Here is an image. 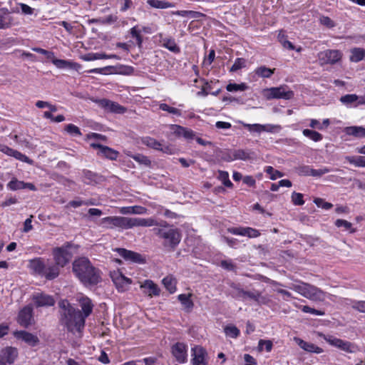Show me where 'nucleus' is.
Instances as JSON below:
<instances>
[{
    "label": "nucleus",
    "mask_w": 365,
    "mask_h": 365,
    "mask_svg": "<svg viewBox=\"0 0 365 365\" xmlns=\"http://www.w3.org/2000/svg\"><path fill=\"white\" fill-rule=\"evenodd\" d=\"M351 53L350 61L352 62H359L365 57V49L361 48H354Z\"/></svg>",
    "instance_id": "79ce46f5"
},
{
    "label": "nucleus",
    "mask_w": 365,
    "mask_h": 365,
    "mask_svg": "<svg viewBox=\"0 0 365 365\" xmlns=\"http://www.w3.org/2000/svg\"><path fill=\"white\" fill-rule=\"evenodd\" d=\"M314 202L316 204V205L319 207H322L324 210H329L333 207V205L330 202H325L322 198H315L314 200Z\"/></svg>",
    "instance_id": "338daca9"
},
{
    "label": "nucleus",
    "mask_w": 365,
    "mask_h": 365,
    "mask_svg": "<svg viewBox=\"0 0 365 365\" xmlns=\"http://www.w3.org/2000/svg\"><path fill=\"white\" fill-rule=\"evenodd\" d=\"M170 129L177 136H183L185 139L192 140L195 137V132L190 129L178 125H171Z\"/></svg>",
    "instance_id": "cd10ccee"
},
{
    "label": "nucleus",
    "mask_w": 365,
    "mask_h": 365,
    "mask_svg": "<svg viewBox=\"0 0 365 365\" xmlns=\"http://www.w3.org/2000/svg\"><path fill=\"white\" fill-rule=\"evenodd\" d=\"M73 271L75 274H96V268L91 264L89 259L84 257L74 260Z\"/></svg>",
    "instance_id": "1a4fd4ad"
},
{
    "label": "nucleus",
    "mask_w": 365,
    "mask_h": 365,
    "mask_svg": "<svg viewBox=\"0 0 365 365\" xmlns=\"http://www.w3.org/2000/svg\"><path fill=\"white\" fill-rule=\"evenodd\" d=\"M234 152V158L235 160H253L256 158L254 152L250 150H245L242 149L233 150Z\"/></svg>",
    "instance_id": "2f4dec72"
},
{
    "label": "nucleus",
    "mask_w": 365,
    "mask_h": 365,
    "mask_svg": "<svg viewBox=\"0 0 365 365\" xmlns=\"http://www.w3.org/2000/svg\"><path fill=\"white\" fill-rule=\"evenodd\" d=\"M163 47L166 48L174 53L180 52V47L176 44L175 41L173 38H164L161 41Z\"/></svg>",
    "instance_id": "72a5a7b5"
},
{
    "label": "nucleus",
    "mask_w": 365,
    "mask_h": 365,
    "mask_svg": "<svg viewBox=\"0 0 365 365\" xmlns=\"http://www.w3.org/2000/svg\"><path fill=\"white\" fill-rule=\"evenodd\" d=\"M302 133L304 136L310 138L314 142H319L323 138V136L321 133L309 129L303 130Z\"/></svg>",
    "instance_id": "49530a36"
},
{
    "label": "nucleus",
    "mask_w": 365,
    "mask_h": 365,
    "mask_svg": "<svg viewBox=\"0 0 365 365\" xmlns=\"http://www.w3.org/2000/svg\"><path fill=\"white\" fill-rule=\"evenodd\" d=\"M91 147L98 149L97 155L110 160H115L119 155V152L106 145L97 143H92Z\"/></svg>",
    "instance_id": "9b49d317"
},
{
    "label": "nucleus",
    "mask_w": 365,
    "mask_h": 365,
    "mask_svg": "<svg viewBox=\"0 0 365 365\" xmlns=\"http://www.w3.org/2000/svg\"><path fill=\"white\" fill-rule=\"evenodd\" d=\"M274 70H275L274 68L271 69V68H267L266 66H263L258 67L255 70V73L258 76L262 77V78H270L272 76V75L274 73Z\"/></svg>",
    "instance_id": "de8ad7c7"
},
{
    "label": "nucleus",
    "mask_w": 365,
    "mask_h": 365,
    "mask_svg": "<svg viewBox=\"0 0 365 365\" xmlns=\"http://www.w3.org/2000/svg\"><path fill=\"white\" fill-rule=\"evenodd\" d=\"M228 232L233 235L247 236L250 238L257 237L260 235L257 230L252 227H230Z\"/></svg>",
    "instance_id": "412c9836"
},
{
    "label": "nucleus",
    "mask_w": 365,
    "mask_h": 365,
    "mask_svg": "<svg viewBox=\"0 0 365 365\" xmlns=\"http://www.w3.org/2000/svg\"><path fill=\"white\" fill-rule=\"evenodd\" d=\"M220 266L227 272H236V266L230 260H222L220 262Z\"/></svg>",
    "instance_id": "0e129e2a"
},
{
    "label": "nucleus",
    "mask_w": 365,
    "mask_h": 365,
    "mask_svg": "<svg viewBox=\"0 0 365 365\" xmlns=\"http://www.w3.org/2000/svg\"><path fill=\"white\" fill-rule=\"evenodd\" d=\"M19 355L18 349L13 346H6L0 351V365H11L14 363Z\"/></svg>",
    "instance_id": "9d476101"
},
{
    "label": "nucleus",
    "mask_w": 365,
    "mask_h": 365,
    "mask_svg": "<svg viewBox=\"0 0 365 365\" xmlns=\"http://www.w3.org/2000/svg\"><path fill=\"white\" fill-rule=\"evenodd\" d=\"M299 309L304 313H309L314 315L317 316H323L324 315V312L322 310H318L314 308H312L309 306H300Z\"/></svg>",
    "instance_id": "13d9d810"
},
{
    "label": "nucleus",
    "mask_w": 365,
    "mask_h": 365,
    "mask_svg": "<svg viewBox=\"0 0 365 365\" xmlns=\"http://www.w3.org/2000/svg\"><path fill=\"white\" fill-rule=\"evenodd\" d=\"M140 217H106L102 219V224L104 227L113 229L114 227H120L122 229H130L140 225H149L150 222L141 220Z\"/></svg>",
    "instance_id": "7ed1b4c3"
},
{
    "label": "nucleus",
    "mask_w": 365,
    "mask_h": 365,
    "mask_svg": "<svg viewBox=\"0 0 365 365\" xmlns=\"http://www.w3.org/2000/svg\"><path fill=\"white\" fill-rule=\"evenodd\" d=\"M53 63L58 68H73L76 69L77 66H79V65L76 63H72L71 61H66V60H62V59H53Z\"/></svg>",
    "instance_id": "4c0bfd02"
},
{
    "label": "nucleus",
    "mask_w": 365,
    "mask_h": 365,
    "mask_svg": "<svg viewBox=\"0 0 365 365\" xmlns=\"http://www.w3.org/2000/svg\"><path fill=\"white\" fill-rule=\"evenodd\" d=\"M359 97L356 94H346L340 98V101L345 105H349L354 102H358Z\"/></svg>",
    "instance_id": "603ef678"
},
{
    "label": "nucleus",
    "mask_w": 365,
    "mask_h": 365,
    "mask_svg": "<svg viewBox=\"0 0 365 365\" xmlns=\"http://www.w3.org/2000/svg\"><path fill=\"white\" fill-rule=\"evenodd\" d=\"M70 246V243L67 242L65 246L56 247L53 250L55 264H52L50 262L49 272L47 274H59V268L63 267L69 262L71 254L68 251V248Z\"/></svg>",
    "instance_id": "20e7f679"
},
{
    "label": "nucleus",
    "mask_w": 365,
    "mask_h": 365,
    "mask_svg": "<svg viewBox=\"0 0 365 365\" xmlns=\"http://www.w3.org/2000/svg\"><path fill=\"white\" fill-rule=\"evenodd\" d=\"M341 52L336 49H327L318 53V58L322 65L335 64L341 61Z\"/></svg>",
    "instance_id": "6e6552de"
},
{
    "label": "nucleus",
    "mask_w": 365,
    "mask_h": 365,
    "mask_svg": "<svg viewBox=\"0 0 365 365\" xmlns=\"http://www.w3.org/2000/svg\"><path fill=\"white\" fill-rule=\"evenodd\" d=\"M172 354L176 361L183 364L187 361L186 345L183 343L178 342L172 346Z\"/></svg>",
    "instance_id": "a211bd4d"
},
{
    "label": "nucleus",
    "mask_w": 365,
    "mask_h": 365,
    "mask_svg": "<svg viewBox=\"0 0 365 365\" xmlns=\"http://www.w3.org/2000/svg\"><path fill=\"white\" fill-rule=\"evenodd\" d=\"M288 287L310 299H318L323 294L322 292L316 287L304 282L292 284Z\"/></svg>",
    "instance_id": "423d86ee"
},
{
    "label": "nucleus",
    "mask_w": 365,
    "mask_h": 365,
    "mask_svg": "<svg viewBox=\"0 0 365 365\" xmlns=\"http://www.w3.org/2000/svg\"><path fill=\"white\" fill-rule=\"evenodd\" d=\"M292 202L295 205H302L304 204L303 195L299 192H293L292 194Z\"/></svg>",
    "instance_id": "e2e57ef3"
},
{
    "label": "nucleus",
    "mask_w": 365,
    "mask_h": 365,
    "mask_svg": "<svg viewBox=\"0 0 365 365\" xmlns=\"http://www.w3.org/2000/svg\"><path fill=\"white\" fill-rule=\"evenodd\" d=\"M147 4L155 9H167L175 6V4L173 3L161 0H148Z\"/></svg>",
    "instance_id": "58836bf2"
},
{
    "label": "nucleus",
    "mask_w": 365,
    "mask_h": 365,
    "mask_svg": "<svg viewBox=\"0 0 365 365\" xmlns=\"http://www.w3.org/2000/svg\"><path fill=\"white\" fill-rule=\"evenodd\" d=\"M0 151L6 154L9 156H12L15 158L17 160H19L22 162L27 163L30 165L33 163V160H31L29 157L26 155L22 154L21 153L19 152L18 150H14L9 147H8L6 145L0 144Z\"/></svg>",
    "instance_id": "6ab92c4d"
},
{
    "label": "nucleus",
    "mask_w": 365,
    "mask_h": 365,
    "mask_svg": "<svg viewBox=\"0 0 365 365\" xmlns=\"http://www.w3.org/2000/svg\"><path fill=\"white\" fill-rule=\"evenodd\" d=\"M147 211V209L142 206H133V207H123L120 209V213L127 215V214H138L143 215L145 214Z\"/></svg>",
    "instance_id": "e433bc0d"
},
{
    "label": "nucleus",
    "mask_w": 365,
    "mask_h": 365,
    "mask_svg": "<svg viewBox=\"0 0 365 365\" xmlns=\"http://www.w3.org/2000/svg\"><path fill=\"white\" fill-rule=\"evenodd\" d=\"M14 336L18 340H21L27 345L32 347L37 346L40 342V340L36 335L26 331H16L14 332Z\"/></svg>",
    "instance_id": "2eb2a0df"
},
{
    "label": "nucleus",
    "mask_w": 365,
    "mask_h": 365,
    "mask_svg": "<svg viewBox=\"0 0 365 365\" xmlns=\"http://www.w3.org/2000/svg\"><path fill=\"white\" fill-rule=\"evenodd\" d=\"M141 220L150 222L149 225H140V227H152L153 233L163 240L164 247L173 251L181 240V234L178 229L168 224L165 220L157 221L153 218H142Z\"/></svg>",
    "instance_id": "f257e3e1"
},
{
    "label": "nucleus",
    "mask_w": 365,
    "mask_h": 365,
    "mask_svg": "<svg viewBox=\"0 0 365 365\" xmlns=\"http://www.w3.org/2000/svg\"><path fill=\"white\" fill-rule=\"evenodd\" d=\"M267 173L269 174L272 180H276L278 178H281L284 174L277 170H274L272 166H267L265 169Z\"/></svg>",
    "instance_id": "69168bd1"
},
{
    "label": "nucleus",
    "mask_w": 365,
    "mask_h": 365,
    "mask_svg": "<svg viewBox=\"0 0 365 365\" xmlns=\"http://www.w3.org/2000/svg\"><path fill=\"white\" fill-rule=\"evenodd\" d=\"M33 308L28 305L24 307L19 313L18 323L25 328L29 327L32 324Z\"/></svg>",
    "instance_id": "f3484780"
},
{
    "label": "nucleus",
    "mask_w": 365,
    "mask_h": 365,
    "mask_svg": "<svg viewBox=\"0 0 365 365\" xmlns=\"http://www.w3.org/2000/svg\"><path fill=\"white\" fill-rule=\"evenodd\" d=\"M224 332L227 336L236 339L240 334V329L235 325L229 324L225 327Z\"/></svg>",
    "instance_id": "37998d69"
},
{
    "label": "nucleus",
    "mask_w": 365,
    "mask_h": 365,
    "mask_svg": "<svg viewBox=\"0 0 365 365\" xmlns=\"http://www.w3.org/2000/svg\"><path fill=\"white\" fill-rule=\"evenodd\" d=\"M7 187L11 190H17L21 189H29L31 190H36V186L31 182H25L14 178L8 184Z\"/></svg>",
    "instance_id": "b1692460"
},
{
    "label": "nucleus",
    "mask_w": 365,
    "mask_h": 365,
    "mask_svg": "<svg viewBox=\"0 0 365 365\" xmlns=\"http://www.w3.org/2000/svg\"><path fill=\"white\" fill-rule=\"evenodd\" d=\"M65 130L72 136H81L82 135L80 129L73 124L66 125Z\"/></svg>",
    "instance_id": "6e6d98bb"
},
{
    "label": "nucleus",
    "mask_w": 365,
    "mask_h": 365,
    "mask_svg": "<svg viewBox=\"0 0 365 365\" xmlns=\"http://www.w3.org/2000/svg\"><path fill=\"white\" fill-rule=\"evenodd\" d=\"M191 296V294H181L178 296V299L183 306L184 309L188 312H190L194 307V303L190 299Z\"/></svg>",
    "instance_id": "473e14b6"
},
{
    "label": "nucleus",
    "mask_w": 365,
    "mask_h": 365,
    "mask_svg": "<svg viewBox=\"0 0 365 365\" xmlns=\"http://www.w3.org/2000/svg\"><path fill=\"white\" fill-rule=\"evenodd\" d=\"M264 96L267 99H285L289 100L294 97V92L288 89V86H281L279 87H272L264 91Z\"/></svg>",
    "instance_id": "0eeeda50"
},
{
    "label": "nucleus",
    "mask_w": 365,
    "mask_h": 365,
    "mask_svg": "<svg viewBox=\"0 0 365 365\" xmlns=\"http://www.w3.org/2000/svg\"><path fill=\"white\" fill-rule=\"evenodd\" d=\"M132 158L139 164L144 165L147 167H150L151 161L147 156L143 155L142 154H136L133 155Z\"/></svg>",
    "instance_id": "5fc2aeb1"
},
{
    "label": "nucleus",
    "mask_w": 365,
    "mask_h": 365,
    "mask_svg": "<svg viewBox=\"0 0 365 365\" xmlns=\"http://www.w3.org/2000/svg\"><path fill=\"white\" fill-rule=\"evenodd\" d=\"M334 225L337 227H343L346 230H349L350 233L356 232V229L352 228V224L345 220L338 219L335 221Z\"/></svg>",
    "instance_id": "8fccbe9b"
},
{
    "label": "nucleus",
    "mask_w": 365,
    "mask_h": 365,
    "mask_svg": "<svg viewBox=\"0 0 365 365\" xmlns=\"http://www.w3.org/2000/svg\"><path fill=\"white\" fill-rule=\"evenodd\" d=\"M9 13L6 8L0 9V29H8L11 26V18L6 17Z\"/></svg>",
    "instance_id": "f704fd0d"
},
{
    "label": "nucleus",
    "mask_w": 365,
    "mask_h": 365,
    "mask_svg": "<svg viewBox=\"0 0 365 365\" xmlns=\"http://www.w3.org/2000/svg\"><path fill=\"white\" fill-rule=\"evenodd\" d=\"M247 88H248V86L245 83H242L240 84L230 83L226 87L227 91L229 92H234V91H242L247 90Z\"/></svg>",
    "instance_id": "864d4df0"
},
{
    "label": "nucleus",
    "mask_w": 365,
    "mask_h": 365,
    "mask_svg": "<svg viewBox=\"0 0 365 365\" xmlns=\"http://www.w3.org/2000/svg\"><path fill=\"white\" fill-rule=\"evenodd\" d=\"M98 104L102 108L115 113H124L126 108L118 103L103 98L98 101Z\"/></svg>",
    "instance_id": "aec40b11"
},
{
    "label": "nucleus",
    "mask_w": 365,
    "mask_h": 365,
    "mask_svg": "<svg viewBox=\"0 0 365 365\" xmlns=\"http://www.w3.org/2000/svg\"><path fill=\"white\" fill-rule=\"evenodd\" d=\"M237 296L242 299H250L257 302V303H260L261 299H263V297L261 296V293L256 290L246 291L242 289H237Z\"/></svg>",
    "instance_id": "a878e982"
},
{
    "label": "nucleus",
    "mask_w": 365,
    "mask_h": 365,
    "mask_svg": "<svg viewBox=\"0 0 365 365\" xmlns=\"http://www.w3.org/2000/svg\"><path fill=\"white\" fill-rule=\"evenodd\" d=\"M77 277L88 287H94L101 281L100 275H77Z\"/></svg>",
    "instance_id": "c756f323"
},
{
    "label": "nucleus",
    "mask_w": 365,
    "mask_h": 365,
    "mask_svg": "<svg viewBox=\"0 0 365 365\" xmlns=\"http://www.w3.org/2000/svg\"><path fill=\"white\" fill-rule=\"evenodd\" d=\"M83 175L86 179L85 183L88 185L100 184L105 181V178L103 175L88 170H83Z\"/></svg>",
    "instance_id": "bb28decb"
},
{
    "label": "nucleus",
    "mask_w": 365,
    "mask_h": 365,
    "mask_svg": "<svg viewBox=\"0 0 365 365\" xmlns=\"http://www.w3.org/2000/svg\"><path fill=\"white\" fill-rule=\"evenodd\" d=\"M140 288L143 289V292L149 297L160 295V290L159 287L151 280H145L141 284Z\"/></svg>",
    "instance_id": "c85d7f7f"
},
{
    "label": "nucleus",
    "mask_w": 365,
    "mask_h": 365,
    "mask_svg": "<svg viewBox=\"0 0 365 365\" xmlns=\"http://www.w3.org/2000/svg\"><path fill=\"white\" fill-rule=\"evenodd\" d=\"M246 60L243 58H237L232 67L230 68L231 72H235L244 67H245Z\"/></svg>",
    "instance_id": "4d7b16f0"
},
{
    "label": "nucleus",
    "mask_w": 365,
    "mask_h": 365,
    "mask_svg": "<svg viewBox=\"0 0 365 365\" xmlns=\"http://www.w3.org/2000/svg\"><path fill=\"white\" fill-rule=\"evenodd\" d=\"M82 310L83 317L86 319L93 312V304L90 298L82 296L78 299Z\"/></svg>",
    "instance_id": "393cba45"
},
{
    "label": "nucleus",
    "mask_w": 365,
    "mask_h": 365,
    "mask_svg": "<svg viewBox=\"0 0 365 365\" xmlns=\"http://www.w3.org/2000/svg\"><path fill=\"white\" fill-rule=\"evenodd\" d=\"M134 72V68L130 66L117 65L115 70L111 71L114 74L130 75Z\"/></svg>",
    "instance_id": "c03bdc74"
},
{
    "label": "nucleus",
    "mask_w": 365,
    "mask_h": 365,
    "mask_svg": "<svg viewBox=\"0 0 365 365\" xmlns=\"http://www.w3.org/2000/svg\"><path fill=\"white\" fill-rule=\"evenodd\" d=\"M329 344L336 347L346 353L355 354L360 351L359 346L355 343L342 340L332 335L319 334Z\"/></svg>",
    "instance_id": "39448f33"
},
{
    "label": "nucleus",
    "mask_w": 365,
    "mask_h": 365,
    "mask_svg": "<svg viewBox=\"0 0 365 365\" xmlns=\"http://www.w3.org/2000/svg\"><path fill=\"white\" fill-rule=\"evenodd\" d=\"M36 307H51L55 304L54 298L43 292H36L31 297Z\"/></svg>",
    "instance_id": "4468645a"
},
{
    "label": "nucleus",
    "mask_w": 365,
    "mask_h": 365,
    "mask_svg": "<svg viewBox=\"0 0 365 365\" xmlns=\"http://www.w3.org/2000/svg\"><path fill=\"white\" fill-rule=\"evenodd\" d=\"M320 24L325 26L327 28H333L336 26L334 21L331 19L329 16H322L319 19Z\"/></svg>",
    "instance_id": "774afa93"
},
{
    "label": "nucleus",
    "mask_w": 365,
    "mask_h": 365,
    "mask_svg": "<svg viewBox=\"0 0 365 365\" xmlns=\"http://www.w3.org/2000/svg\"><path fill=\"white\" fill-rule=\"evenodd\" d=\"M294 341L301 349L307 352L315 354H321L323 352V349L321 347L313 343L305 341L299 337H294Z\"/></svg>",
    "instance_id": "4be33fe9"
},
{
    "label": "nucleus",
    "mask_w": 365,
    "mask_h": 365,
    "mask_svg": "<svg viewBox=\"0 0 365 365\" xmlns=\"http://www.w3.org/2000/svg\"><path fill=\"white\" fill-rule=\"evenodd\" d=\"M160 109H161L162 110H164V111H167L170 113H172V114L178 115V116L181 115L180 110H179L176 108H174V107H171L166 103H161L160 105Z\"/></svg>",
    "instance_id": "052dcab7"
},
{
    "label": "nucleus",
    "mask_w": 365,
    "mask_h": 365,
    "mask_svg": "<svg viewBox=\"0 0 365 365\" xmlns=\"http://www.w3.org/2000/svg\"><path fill=\"white\" fill-rule=\"evenodd\" d=\"M192 365H207V353L201 346H195L191 349Z\"/></svg>",
    "instance_id": "f8f14e48"
},
{
    "label": "nucleus",
    "mask_w": 365,
    "mask_h": 365,
    "mask_svg": "<svg viewBox=\"0 0 365 365\" xmlns=\"http://www.w3.org/2000/svg\"><path fill=\"white\" fill-rule=\"evenodd\" d=\"M29 267L36 274H42L46 269L49 271L50 261L42 257H36L29 260Z\"/></svg>",
    "instance_id": "dca6fc26"
},
{
    "label": "nucleus",
    "mask_w": 365,
    "mask_h": 365,
    "mask_svg": "<svg viewBox=\"0 0 365 365\" xmlns=\"http://www.w3.org/2000/svg\"><path fill=\"white\" fill-rule=\"evenodd\" d=\"M346 134L356 138H365V128L362 126H350L346 128Z\"/></svg>",
    "instance_id": "c9c22d12"
},
{
    "label": "nucleus",
    "mask_w": 365,
    "mask_h": 365,
    "mask_svg": "<svg viewBox=\"0 0 365 365\" xmlns=\"http://www.w3.org/2000/svg\"><path fill=\"white\" fill-rule=\"evenodd\" d=\"M60 309V321L69 331L76 330L80 331L85 327L86 320L81 312L73 307L66 299L58 302Z\"/></svg>",
    "instance_id": "f03ea898"
},
{
    "label": "nucleus",
    "mask_w": 365,
    "mask_h": 365,
    "mask_svg": "<svg viewBox=\"0 0 365 365\" xmlns=\"http://www.w3.org/2000/svg\"><path fill=\"white\" fill-rule=\"evenodd\" d=\"M141 143L143 145L157 150L161 149V143L155 138L149 136L143 137L141 138Z\"/></svg>",
    "instance_id": "ea45409f"
},
{
    "label": "nucleus",
    "mask_w": 365,
    "mask_h": 365,
    "mask_svg": "<svg viewBox=\"0 0 365 365\" xmlns=\"http://www.w3.org/2000/svg\"><path fill=\"white\" fill-rule=\"evenodd\" d=\"M115 251L118 252L120 257L128 262L138 264H143L145 262V257L138 252L125 248H116Z\"/></svg>",
    "instance_id": "ddd939ff"
},
{
    "label": "nucleus",
    "mask_w": 365,
    "mask_h": 365,
    "mask_svg": "<svg viewBox=\"0 0 365 365\" xmlns=\"http://www.w3.org/2000/svg\"><path fill=\"white\" fill-rule=\"evenodd\" d=\"M111 279L119 292H124L128 289L132 281L125 275H110Z\"/></svg>",
    "instance_id": "5701e85b"
},
{
    "label": "nucleus",
    "mask_w": 365,
    "mask_h": 365,
    "mask_svg": "<svg viewBox=\"0 0 365 365\" xmlns=\"http://www.w3.org/2000/svg\"><path fill=\"white\" fill-rule=\"evenodd\" d=\"M163 284L170 294H173L176 291V280L172 277V275H167L163 279Z\"/></svg>",
    "instance_id": "a19ab883"
},
{
    "label": "nucleus",
    "mask_w": 365,
    "mask_h": 365,
    "mask_svg": "<svg viewBox=\"0 0 365 365\" xmlns=\"http://www.w3.org/2000/svg\"><path fill=\"white\" fill-rule=\"evenodd\" d=\"M312 168L309 165H300L296 168L297 173L302 176H311Z\"/></svg>",
    "instance_id": "680f3d73"
},
{
    "label": "nucleus",
    "mask_w": 365,
    "mask_h": 365,
    "mask_svg": "<svg viewBox=\"0 0 365 365\" xmlns=\"http://www.w3.org/2000/svg\"><path fill=\"white\" fill-rule=\"evenodd\" d=\"M346 160L357 167H365V156H346Z\"/></svg>",
    "instance_id": "09e8293b"
},
{
    "label": "nucleus",
    "mask_w": 365,
    "mask_h": 365,
    "mask_svg": "<svg viewBox=\"0 0 365 365\" xmlns=\"http://www.w3.org/2000/svg\"><path fill=\"white\" fill-rule=\"evenodd\" d=\"M244 127L247 128L250 132L261 133L262 131L273 132L275 128H279L277 125H264L261 124H244Z\"/></svg>",
    "instance_id": "7c9ffc66"
},
{
    "label": "nucleus",
    "mask_w": 365,
    "mask_h": 365,
    "mask_svg": "<svg viewBox=\"0 0 365 365\" xmlns=\"http://www.w3.org/2000/svg\"><path fill=\"white\" fill-rule=\"evenodd\" d=\"M218 179L220 180L223 185L227 187H232L233 184L229 179V174L227 171L219 170Z\"/></svg>",
    "instance_id": "3c124183"
},
{
    "label": "nucleus",
    "mask_w": 365,
    "mask_h": 365,
    "mask_svg": "<svg viewBox=\"0 0 365 365\" xmlns=\"http://www.w3.org/2000/svg\"><path fill=\"white\" fill-rule=\"evenodd\" d=\"M264 346L265 350L267 352H269L272 349L273 344L270 340L260 339L258 342V349L259 351H262L263 350Z\"/></svg>",
    "instance_id": "bf43d9fd"
},
{
    "label": "nucleus",
    "mask_w": 365,
    "mask_h": 365,
    "mask_svg": "<svg viewBox=\"0 0 365 365\" xmlns=\"http://www.w3.org/2000/svg\"><path fill=\"white\" fill-rule=\"evenodd\" d=\"M172 14L181 16H190L193 19H198L204 16L203 14L194 11H173Z\"/></svg>",
    "instance_id": "a18cd8bd"
}]
</instances>
